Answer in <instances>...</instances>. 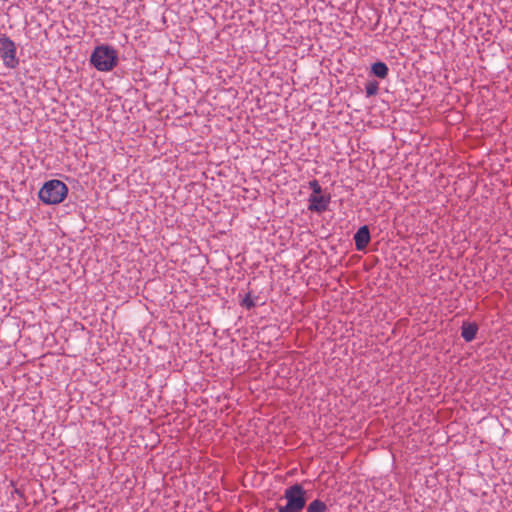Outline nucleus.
<instances>
[{"mask_svg":"<svg viewBox=\"0 0 512 512\" xmlns=\"http://www.w3.org/2000/svg\"><path fill=\"white\" fill-rule=\"evenodd\" d=\"M90 63L100 72H110L118 64V53L110 45H98L91 53Z\"/></svg>","mask_w":512,"mask_h":512,"instance_id":"obj_1","label":"nucleus"},{"mask_svg":"<svg viewBox=\"0 0 512 512\" xmlns=\"http://www.w3.org/2000/svg\"><path fill=\"white\" fill-rule=\"evenodd\" d=\"M68 187L60 180L52 179L43 184L38 192L39 199L47 205H56L68 195Z\"/></svg>","mask_w":512,"mask_h":512,"instance_id":"obj_2","label":"nucleus"},{"mask_svg":"<svg viewBox=\"0 0 512 512\" xmlns=\"http://www.w3.org/2000/svg\"><path fill=\"white\" fill-rule=\"evenodd\" d=\"M283 499L285 505H277V512H301L306 506V491L300 484L285 489Z\"/></svg>","mask_w":512,"mask_h":512,"instance_id":"obj_3","label":"nucleus"},{"mask_svg":"<svg viewBox=\"0 0 512 512\" xmlns=\"http://www.w3.org/2000/svg\"><path fill=\"white\" fill-rule=\"evenodd\" d=\"M16 50L15 43L9 37L6 35L0 37V57L7 68L14 69L18 66Z\"/></svg>","mask_w":512,"mask_h":512,"instance_id":"obj_4","label":"nucleus"},{"mask_svg":"<svg viewBox=\"0 0 512 512\" xmlns=\"http://www.w3.org/2000/svg\"><path fill=\"white\" fill-rule=\"evenodd\" d=\"M307 201V208L310 212L322 214L329 209L331 195L329 193H323L320 195H309Z\"/></svg>","mask_w":512,"mask_h":512,"instance_id":"obj_5","label":"nucleus"},{"mask_svg":"<svg viewBox=\"0 0 512 512\" xmlns=\"http://www.w3.org/2000/svg\"><path fill=\"white\" fill-rule=\"evenodd\" d=\"M371 240L370 231L367 225L361 226L354 234L355 246L358 251H363Z\"/></svg>","mask_w":512,"mask_h":512,"instance_id":"obj_6","label":"nucleus"},{"mask_svg":"<svg viewBox=\"0 0 512 512\" xmlns=\"http://www.w3.org/2000/svg\"><path fill=\"white\" fill-rule=\"evenodd\" d=\"M478 331L476 323L464 322L461 327V336L466 342H471L475 339Z\"/></svg>","mask_w":512,"mask_h":512,"instance_id":"obj_7","label":"nucleus"},{"mask_svg":"<svg viewBox=\"0 0 512 512\" xmlns=\"http://www.w3.org/2000/svg\"><path fill=\"white\" fill-rule=\"evenodd\" d=\"M371 72L378 78L384 79L388 76L389 68L382 61L375 62L371 66Z\"/></svg>","mask_w":512,"mask_h":512,"instance_id":"obj_8","label":"nucleus"},{"mask_svg":"<svg viewBox=\"0 0 512 512\" xmlns=\"http://www.w3.org/2000/svg\"><path fill=\"white\" fill-rule=\"evenodd\" d=\"M328 509L325 502L320 499H315L309 503L306 512H326Z\"/></svg>","mask_w":512,"mask_h":512,"instance_id":"obj_9","label":"nucleus"},{"mask_svg":"<svg viewBox=\"0 0 512 512\" xmlns=\"http://www.w3.org/2000/svg\"><path fill=\"white\" fill-rule=\"evenodd\" d=\"M379 85L376 81H369L365 86L367 97L374 96L378 93Z\"/></svg>","mask_w":512,"mask_h":512,"instance_id":"obj_10","label":"nucleus"},{"mask_svg":"<svg viewBox=\"0 0 512 512\" xmlns=\"http://www.w3.org/2000/svg\"><path fill=\"white\" fill-rule=\"evenodd\" d=\"M309 188L312 191V193L310 195L323 194V189H322L321 185L319 184L318 180H316V179L309 181Z\"/></svg>","mask_w":512,"mask_h":512,"instance_id":"obj_11","label":"nucleus"},{"mask_svg":"<svg viewBox=\"0 0 512 512\" xmlns=\"http://www.w3.org/2000/svg\"><path fill=\"white\" fill-rule=\"evenodd\" d=\"M241 305L246 307L247 309H251L255 306V302L251 298L250 294H247L242 300Z\"/></svg>","mask_w":512,"mask_h":512,"instance_id":"obj_12","label":"nucleus"}]
</instances>
